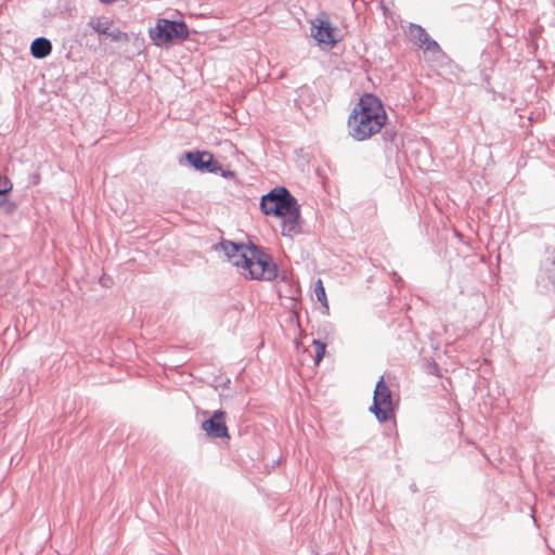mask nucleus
Here are the masks:
<instances>
[{
	"label": "nucleus",
	"instance_id": "ddd939ff",
	"mask_svg": "<svg viewBox=\"0 0 555 555\" xmlns=\"http://www.w3.org/2000/svg\"><path fill=\"white\" fill-rule=\"evenodd\" d=\"M314 294H315L318 301H320L324 307L327 308V298H326L325 288L323 286L322 280H320V279L314 284Z\"/></svg>",
	"mask_w": 555,
	"mask_h": 555
},
{
	"label": "nucleus",
	"instance_id": "1a4fd4ad",
	"mask_svg": "<svg viewBox=\"0 0 555 555\" xmlns=\"http://www.w3.org/2000/svg\"><path fill=\"white\" fill-rule=\"evenodd\" d=\"M189 163L197 170L217 173L221 170V165L216 162L208 152H188L185 154Z\"/></svg>",
	"mask_w": 555,
	"mask_h": 555
},
{
	"label": "nucleus",
	"instance_id": "9d476101",
	"mask_svg": "<svg viewBox=\"0 0 555 555\" xmlns=\"http://www.w3.org/2000/svg\"><path fill=\"white\" fill-rule=\"evenodd\" d=\"M283 218L282 220V235L292 238L293 236L299 234L301 232V216L299 206L296 203L289 209L287 214L284 216H281Z\"/></svg>",
	"mask_w": 555,
	"mask_h": 555
},
{
	"label": "nucleus",
	"instance_id": "f257e3e1",
	"mask_svg": "<svg viewBox=\"0 0 555 555\" xmlns=\"http://www.w3.org/2000/svg\"><path fill=\"white\" fill-rule=\"evenodd\" d=\"M219 248L228 261L242 270V274L253 280L273 281L278 276V268L269 255L254 245L236 244L222 241Z\"/></svg>",
	"mask_w": 555,
	"mask_h": 555
},
{
	"label": "nucleus",
	"instance_id": "f03ea898",
	"mask_svg": "<svg viewBox=\"0 0 555 555\" xmlns=\"http://www.w3.org/2000/svg\"><path fill=\"white\" fill-rule=\"evenodd\" d=\"M386 119V112L380 100L366 93L354 106L348 119L349 133L357 141L370 139L380 131Z\"/></svg>",
	"mask_w": 555,
	"mask_h": 555
},
{
	"label": "nucleus",
	"instance_id": "dca6fc26",
	"mask_svg": "<svg viewBox=\"0 0 555 555\" xmlns=\"http://www.w3.org/2000/svg\"><path fill=\"white\" fill-rule=\"evenodd\" d=\"M0 207L4 208L7 212H12L16 209L15 204L11 203L8 198V193H1Z\"/></svg>",
	"mask_w": 555,
	"mask_h": 555
},
{
	"label": "nucleus",
	"instance_id": "f8f14e48",
	"mask_svg": "<svg viewBox=\"0 0 555 555\" xmlns=\"http://www.w3.org/2000/svg\"><path fill=\"white\" fill-rule=\"evenodd\" d=\"M51 51L52 44L50 40L44 37H38L31 42L30 52L36 59H44Z\"/></svg>",
	"mask_w": 555,
	"mask_h": 555
},
{
	"label": "nucleus",
	"instance_id": "423d86ee",
	"mask_svg": "<svg viewBox=\"0 0 555 555\" xmlns=\"http://www.w3.org/2000/svg\"><path fill=\"white\" fill-rule=\"evenodd\" d=\"M311 36L320 46L334 47L339 40V31L332 26L325 15H320L311 22Z\"/></svg>",
	"mask_w": 555,
	"mask_h": 555
},
{
	"label": "nucleus",
	"instance_id": "7ed1b4c3",
	"mask_svg": "<svg viewBox=\"0 0 555 555\" xmlns=\"http://www.w3.org/2000/svg\"><path fill=\"white\" fill-rule=\"evenodd\" d=\"M296 198L285 188H275L261 197L260 209L264 215L284 216L296 205Z\"/></svg>",
	"mask_w": 555,
	"mask_h": 555
},
{
	"label": "nucleus",
	"instance_id": "39448f33",
	"mask_svg": "<svg viewBox=\"0 0 555 555\" xmlns=\"http://www.w3.org/2000/svg\"><path fill=\"white\" fill-rule=\"evenodd\" d=\"M370 411L374 413L379 422H387L392 415V393L389 387L385 384L384 377H380L375 386L373 404L370 408Z\"/></svg>",
	"mask_w": 555,
	"mask_h": 555
},
{
	"label": "nucleus",
	"instance_id": "6e6552de",
	"mask_svg": "<svg viewBox=\"0 0 555 555\" xmlns=\"http://www.w3.org/2000/svg\"><path fill=\"white\" fill-rule=\"evenodd\" d=\"M88 26H90L99 35L106 36L114 41L128 39L127 34L121 33L119 28L115 27L113 22L107 17H92L88 22Z\"/></svg>",
	"mask_w": 555,
	"mask_h": 555
},
{
	"label": "nucleus",
	"instance_id": "2eb2a0df",
	"mask_svg": "<svg viewBox=\"0 0 555 555\" xmlns=\"http://www.w3.org/2000/svg\"><path fill=\"white\" fill-rule=\"evenodd\" d=\"M551 267H555V258L554 259H547L543 264V271L547 274V280L551 284H554L555 282V273L552 272Z\"/></svg>",
	"mask_w": 555,
	"mask_h": 555
},
{
	"label": "nucleus",
	"instance_id": "0eeeda50",
	"mask_svg": "<svg viewBox=\"0 0 555 555\" xmlns=\"http://www.w3.org/2000/svg\"><path fill=\"white\" fill-rule=\"evenodd\" d=\"M224 418L225 412L215 411L208 420L203 422L202 429L210 438H230Z\"/></svg>",
	"mask_w": 555,
	"mask_h": 555
},
{
	"label": "nucleus",
	"instance_id": "9b49d317",
	"mask_svg": "<svg viewBox=\"0 0 555 555\" xmlns=\"http://www.w3.org/2000/svg\"><path fill=\"white\" fill-rule=\"evenodd\" d=\"M409 36L415 43L420 47H425L428 51L437 52L440 50L439 44L430 39L426 30L420 25L411 24L409 26Z\"/></svg>",
	"mask_w": 555,
	"mask_h": 555
},
{
	"label": "nucleus",
	"instance_id": "20e7f679",
	"mask_svg": "<svg viewBox=\"0 0 555 555\" xmlns=\"http://www.w3.org/2000/svg\"><path fill=\"white\" fill-rule=\"evenodd\" d=\"M150 35L155 43L160 46L169 41L186 39L189 37V28L184 22L160 18L155 27L151 29Z\"/></svg>",
	"mask_w": 555,
	"mask_h": 555
},
{
	"label": "nucleus",
	"instance_id": "a211bd4d",
	"mask_svg": "<svg viewBox=\"0 0 555 555\" xmlns=\"http://www.w3.org/2000/svg\"><path fill=\"white\" fill-rule=\"evenodd\" d=\"M116 0H100V2L102 3H112V2H115Z\"/></svg>",
	"mask_w": 555,
	"mask_h": 555
},
{
	"label": "nucleus",
	"instance_id": "4468645a",
	"mask_svg": "<svg viewBox=\"0 0 555 555\" xmlns=\"http://www.w3.org/2000/svg\"><path fill=\"white\" fill-rule=\"evenodd\" d=\"M313 346H314V350H315V354L313 357V362L315 365H318L322 361V359L325 354V344H323L320 340L314 339Z\"/></svg>",
	"mask_w": 555,
	"mask_h": 555
},
{
	"label": "nucleus",
	"instance_id": "f3484780",
	"mask_svg": "<svg viewBox=\"0 0 555 555\" xmlns=\"http://www.w3.org/2000/svg\"><path fill=\"white\" fill-rule=\"evenodd\" d=\"M221 172V176L224 177V178H232L234 176V172L233 171H230V170H223L221 168V170H219Z\"/></svg>",
	"mask_w": 555,
	"mask_h": 555
}]
</instances>
